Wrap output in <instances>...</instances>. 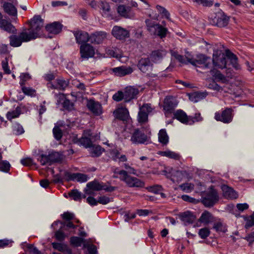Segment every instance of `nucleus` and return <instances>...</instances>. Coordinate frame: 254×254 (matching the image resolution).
Instances as JSON below:
<instances>
[{
  "label": "nucleus",
  "instance_id": "nucleus-1",
  "mask_svg": "<svg viewBox=\"0 0 254 254\" xmlns=\"http://www.w3.org/2000/svg\"><path fill=\"white\" fill-rule=\"evenodd\" d=\"M28 23L30 26L28 29L24 28L18 35L9 37L10 46L18 47L23 42H27L39 37L40 30L44 25V21L41 16L35 15Z\"/></svg>",
  "mask_w": 254,
  "mask_h": 254
},
{
  "label": "nucleus",
  "instance_id": "nucleus-2",
  "mask_svg": "<svg viewBox=\"0 0 254 254\" xmlns=\"http://www.w3.org/2000/svg\"><path fill=\"white\" fill-rule=\"evenodd\" d=\"M186 58L188 63L193 65H202L204 69H209L211 67V60L210 57L203 54H199L196 56L195 58L190 57V54L186 53Z\"/></svg>",
  "mask_w": 254,
  "mask_h": 254
},
{
  "label": "nucleus",
  "instance_id": "nucleus-3",
  "mask_svg": "<svg viewBox=\"0 0 254 254\" xmlns=\"http://www.w3.org/2000/svg\"><path fill=\"white\" fill-rule=\"evenodd\" d=\"M145 23L147 30L151 35L158 36L160 38H163L166 36L168 32V29L166 27L149 19H146Z\"/></svg>",
  "mask_w": 254,
  "mask_h": 254
},
{
  "label": "nucleus",
  "instance_id": "nucleus-4",
  "mask_svg": "<svg viewBox=\"0 0 254 254\" xmlns=\"http://www.w3.org/2000/svg\"><path fill=\"white\" fill-rule=\"evenodd\" d=\"M219 200L217 191L210 188L203 194L201 202L206 207H212Z\"/></svg>",
  "mask_w": 254,
  "mask_h": 254
},
{
  "label": "nucleus",
  "instance_id": "nucleus-5",
  "mask_svg": "<svg viewBox=\"0 0 254 254\" xmlns=\"http://www.w3.org/2000/svg\"><path fill=\"white\" fill-rule=\"evenodd\" d=\"M121 173L123 175L122 181L124 182L127 187L136 188L144 187L145 183L143 181L136 177L129 175L127 171H123Z\"/></svg>",
  "mask_w": 254,
  "mask_h": 254
},
{
  "label": "nucleus",
  "instance_id": "nucleus-6",
  "mask_svg": "<svg viewBox=\"0 0 254 254\" xmlns=\"http://www.w3.org/2000/svg\"><path fill=\"white\" fill-rule=\"evenodd\" d=\"M212 62L213 65L219 68L226 67V59L225 55L220 50H215L213 52Z\"/></svg>",
  "mask_w": 254,
  "mask_h": 254
},
{
  "label": "nucleus",
  "instance_id": "nucleus-7",
  "mask_svg": "<svg viewBox=\"0 0 254 254\" xmlns=\"http://www.w3.org/2000/svg\"><path fill=\"white\" fill-rule=\"evenodd\" d=\"M233 110L231 108H226L221 113L216 112L215 114V119L225 124H228L232 122L233 118Z\"/></svg>",
  "mask_w": 254,
  "mask_h": 254
},
{
  "label": "nucleus",
  "instance_id": "nucleus-8",
  "mask_svg": "<svg viewBox=\"0 0 254 254\" xmlns=\"http://www.w3.org/2000/svg\"><path fill=\"white\" fill-rule=\"evenodd\" d=\"M130 140L135 144H147L149 138L143 132L139 129H136L132 133Z\"/></svg>",
  "mask_w": 254,
  "mask_h": 254
},
{
  "label": "nucleus",
  "instance_id": "nucleus-9",
  "mask_svg": "<svg viewBox=\"0 0 254 254\" xmlns=\"http://www.w3.org/2000/svg\"><path fill=\"white\" fill-rule=\"evenodd\" d=\"M229 21V17L226 15L223 12H219L212 18L210 22L212 25L219 27H224L226 26Z\"/></svg>",
  "mask_w": 254,
  "mask_h": 254
},
{
  "label": "nucleus",
  "instance_id": "nucleus-10",
  "mask_svg": "<svg viewBox=\"0 0 254 254\" xmlns=\"http://www.w3.org/2000/svg\"><path fill=\"white\" fill-rule=\"evenodd\" d=\"M80 54L82 59L88 60L94 57L95 50L94 47L90 44L88 43L84 44L80 47Z\"/></svg>",
  "mask_w": 254,
  "mask_h": 254
},
{
  "label": "nucleus",
  "instance_id": "nucleus-11",
  "mask_svg": "<svg viewBox=\"0 0 254 254\" xmlns=\"http://www.w3.org/2000/svg\"><path fill=\"white\" fill-rule=\"evenodd\" d=\"M63 175L65 179L67 181L76 180L80 183H84L88 180L87 175L81 173H70V172L64 171L63 172Z\"/></svg>",
  "mask_w": 254,
  "mask_h": 254
},
{
  "label": "nucleus",
  "instance_id": "nucleus-12",
  "mask_svg": "<svg viewBox=\"0 0 254 254\" xmlns=\"http://www.w3.org/2000/svg\"><path fill=\"white\" fill-rule=\"evenodd\" d=\"M153 108L150 104H145L140 108L138 115L139 123H144L147 121L148 114L152 112Z\"/></svg>",
  "mask_w": 254,
  "mask_h": 254
},
{
  "label": "nucleus",
  "instance_id": "nucleus-13",
  "mask_svg": "<svg viewBox=\"0 0 254 254\" xmlns=\"http://www.w3.org/2000/svg\"><path fill=\"white\" fill-rule=\"evenodd\" d=\"M112 35L117 39L124 40L129 37V31L120 26H115L112 30Z\"/></svg>",
  "mask_w": 254,
  "mask_h": 254
},
{
  "label": "nucleus",
  "instance_id": "nucleus-14",
  "mask_svg": "<svg viewBox=\"0 0 254 254\" xmlns=\"http://www.w3.org/2000/svg\"><path fill=\"white\" fill-rule=\"evenodd\" d=\"M103 190H106V189L98 181L94 180L87 184L84 191L87 194H92V190L99 191Z\"/></svg>",
  "mask_w": 254,
  "mask_h": 254
},
{
  "label": "nucleus",
  "instance_id": "nucleus-15",
  "mask_svg": "<svg viewBox=\"0 0 254 254\" xmlns=\"http://www.w3.org/2000/svg\"><path fill=\"white\" fill-rule=\"evenodd\" d=\"M107 33L104 31H96L90 35L89 41L94 44H100L106 39Z\"/></svg>",
  "mask_w": 254,
  "mask_h": 254
},
{
  "label": "nucleus",
  "instance_id": "nucleus-16",
  "mask_svg": "<svg viewBox=\"0 0 254 254\" xmlns=\"http://www.w3.org/2000/svg\"><path fill=\"white\" fill-rule=\"evenodd\" d=\"M137 67L142 72L149 74L152 64L148 58H142L138 61Z\"/></svg>",
  "mask_w": 254,
  "mask_h": 254
},
{
  "label": "nucleus",
  "instance_id": "nucleus-17",
  "mask_svg": "<svg viewBox=\"0 0 254 254\" xmlns=\"http://www.w3.org/2000/svg\"><path fill=\"white\" fill-rule=\"evenodd\" d=\"M73 33L75 38L76 43L81 44V45L86 44L87 42L89 41L90 36L86 32L77 30L73 31Z\"/></svg>",
  "mask_w": 254,
  "mask_h": 254
},
{
  "label": "nucleus",
  "instance_id": "nucleus-18",
  "mask_svg": "<svg viewBox=\"0 0 254 254\" xmlns=\"http://www.w3.org/2000/svg\"><path fill=\"white\" fill-rule=\"evenodd\" d=\"M112 71L118 76H124L132 72V68L129 66H121L113 68Z\"/></svg>",
  "mask_w": 254,
  "mask_h": 254
},
{
  "label": "nucleus",
  "instance_id": "nucleus-19",
  "mask_svg": "<svg viewBox=\"0 0 254 254\" xmlns=\"http://www.w3.org/2000/svg\"><path fill=\"white\" fill-rule=\"evenodd\" d=\"M221 189L224 196L228 199H236L238 197L237 192L231 187L226 185H223L221 187Z\"/></svg>",
  "mask_w": 254,
  "mask_h": 254
},
{
  "label": "nucleus",
  "instance_id": "nucleus-20",
  "mask_svg": "<svg viewBox=\"0 0 254 254\" xmlns=\"http://www.w3.org/2000/svg\"><path fill=\"white\" fill-rule=\"evenodd\" d=\"M87 106L89 110L95 115H99L102 113V106L98 102L90 100L88 102Z\"/></svg>",
  "mask_w": 254,
  "mask_h": 254
},
{
  "label": "nucleus",
  "instance_id": "nucleus-21",
  "mask_svg": "<svg viewBox=\"0 0 254 254\" xmlns=\"http://www.w3.org/2000/svg\"><path fill=\"white\" fill-rule=\"evenodd\" d=\"M179 216L185 225L192 223L196 219L195 216L190 211L181 213Z\"/></svg>",
  "mask_w": 254,
  "mask_h": 254
},
{
  "label": "nucleus",
  "instance_id": "nucleus-22",
  "mask_svg": "<svg viewBox=\"0 0 254 254\" xmlns=\"http://www.w3.org/2000/svg\"><path fill=\"white\" fill-rule=\"evenodd\" d=\"M116 118L122 121H127L129 116L128 111L126 108H118L114 112Z\"/></svg>",
  "mask_w": 254,
  "mask_h": 254
},
{
  "label": "nucleus",
  "instance_id": "nucleus-23",
  "mask_svg": "<svg viewBox=\"0 0 254 254\" xmlns=\"http://www.w3.org/2000/svg\"><path fill=\"white\" fill-rule=\"evenodd\" d=\"M138 93L139 91L138 89L136 88L133 87H127L125 91V102H128L131 99L135 98Z\"/></svg>",
  "mask_w": 254,
  "mask_h": 254
},
{
  "label": "nucleus",
  "instance_id": "nucleus-24",
  "mask_svg": "<svg viewBox=\"0 0 254 254\" xmlns=\"http://www.w3.org/2000/svg\"><path fill=\"white\" fill-rule=\"evenodd\" d=\"M62 29V25L58 22H54L46 26V30L51 34H58Z\"/></svg>",
  "mask_w": 254,
  "mask_h": 254
},
{
  "label": "nucleus",
  "instance_id": "nucleus-25",
  "mask_svg": "<svg viewBox=\"0 0 254 254\" xmlns=\"http://www.w3.org/2000/svg\"><path fill=\"white\" fill-rule=\"evenodd\" d=\"M214 217L211 213L208 211H204L201 215L198 221L205 225L214 221Z\"/></svg>",
  "mask_w": 254,
  "mask_h": 254
},
{
  "label": "nucleus",
  "instance_id": "nucleus-26",
  "mask_svg": "<svg viewBox=\"0 0 254 254\" xmlns=\"http://www.w3.org/2000/svg\"><path fill=\"white\" fill-rule=\"evenodd\" d=\"M110 155L111 159L115 161L119 160V162H126L127 161L126 156L124 154H121L120 151L117 149L110 150Z\"/></svg>",
  "mask_w": 254,
  "mask_h": 254
},
{
  "label": "nucleus",
  "instance_id": "nucleus-27",
  "mask_svg": "<svg viewBox=\"0 0 254 254\" xmlns=\"http://www.w3.org/2000/svg\"><path fill=\"white\" fill-rule=\"evenodd\" d=\"M4 11L9 16L17 17V9L14 5L9 2H4L3 4Z\"/></svg>",
  "mask_w": 254,
  "mask_h": 254
},
{
  "label": "nucleus",
  "instance_id": "nucleus-28",
  "mask_svg": "<svg viewBox=\"0 0 254 254\" xmlns=\"http://www.w3.org/2000/svg\"><path fill=\"white\" fill-rule=\"evenodd\" d=\"M0 28L8 33H15L16 31L10 22L4 19L0 20Z\"/></svg>",
  "mask_w": 254,
  "mask_h": 254
},
{
  "label": "nucleus",
  "instance_id": "nucleus-29",
  "mask_svg": "<svg viewBox=\"0 0 254 254\" xmlns=\"http://www.w3.org/2000/svg\"><path fill=\"white\" fill-rule=\"evenodd\" d=\"M100 8L102 10V15L106 18H113L112 10L108 3L102 1L100 4Z\"/></svg>",
  "mask_w": 254,
  "mask_h": 254
},
{
  "label": "nucleus",
  "instance_id": "nucleus-30",
  "mask_svg": "<svg viewBox=\"0 0 254 254\" xmlns=\"http://www.w3.org/2000/svg\"><path fill=\"white\" fill-rule=\"evenodd\" d=\"M174 117L184 124H190V119L188 117L187 114L182 110H177L174 114Z\"/></svg>",
  "mask_w": 254,
  "mask_h": 254
},
{
  "label": "nucleus",
  "instance_id": "nucleus-31",
  "mask_svg": "<svg viewBox=\"0 0 254 254\" xmlns=\"http://www.w3.org/2000/svg\"><path fill=\"white\" fill-rule=\"evenodd\" d=\"M207 95V93L205 92H195L192 93L189 95V99L193 102H197L204 98Z\"/></svg>",
  "mask_w": 254,
  "mask_h": 254
},
{
  "label": "nucleus",
  "instance_id": "nucleus-32",
  "mask_svg": "<svg viewBox=\"0 0 254 254\" xmlns=\"http://www.w3.org/2000/svg\"><path fill=\"white\" fill-rule=\"evenodd\" d=\"M175 106L173 104L172 101L170 98H166L164 100L163 109L165 112V115L167 116L168 114L173 112L174 110Z\"/></svg>",
  "mask_w": 254,
  "mask_h": 254
},
{
  "label": "nucleus",
  "instance_id": "nucleus-33",
  "mask_svg": "<svg viewBox=\"0 0 254 254\" xmlns=\"http://www.w3.org/2000/svg\"><path fill=\"white\" fill-rule=\"evenodd\" d=\"M226 56L230 60L232 66L236 69L240 68V65L238 63V58L235 55L229 50L226 51Z\"/></svg>",
  "mask_w": 254,
  "mask_h": 254
},
{
  "label": "nucleus",
  "instance_id": "nucleus-34",
  "mask_svg": "<svg viewBox=\"0 0 254 254\" xmlns=\"http://www.w3.org/2000/svg\"><path fill=\"white\" fill-rule=\"evenodd\" d=\"M159 141L163 145H166L169 142V136L165 129H161L158 133Z\"/></svg>",
  "mask_w": 254,
  "mask_h": 254
},
{
  "label": "nucleus",
  "instance_id": "nucleus-35",
  "mask_svg": "<svg viewBox=\"0 0 254 254\" xmlns=\"http://www.w3.org/2000/svg\"><path fill=\"white\" fill-rule=\"evenodd\" d=\"M158 154L162 156H165L168 158L173 159L175 160H179L180 158V156L178 153H177L175 152L170 151V150H167L165 151H160L158 153Z\"/></svg>",
  "mask_w": 254,
  "mask_h": 254
},
{
  "label": "nucleus",
  "instance_id": "nucleus-36",
  "mask_svg": "<svg viewBox=\"0 0 254 254\" xmlns=\"http://www.w3.org/2000/svg\"><path fill=\"white\" fill-rule=\"evenodd\" d=\"M56 85L51 84L53 88H59L61 90H64L68 85L69 81L65 80L63 78H59L56 80Z\"/></svg>",
  "mask_w": 254,
  "mask_h": 254
},
{
  "label": "nucleus",
  "instance_id": "nucleus-37",
  "mask_svg": "<svg viewBox=\"0 0 254 254\" xmlns=\"http://www.w3.org/2000/svg\"><path fill=\"white\" fill-rule=\"evenodd\" d=\"M166 55V51L163 50L154 51L152 53V57L156 62L162 59Z\"/></svg>",
  "mask_w": 254,
  "mask_h": 254
},
{
  "label": "nucleus",
  "instance_id": "nucleus-38",
  "mask_svg": "<svg viewBox=\"0 0 254 254\" xmlns=\"http://www.w3.org/2000/svg\"><path fill=\"white\" fill-rule=\"evenodd\" d=\"M50 163L61 162L63 159L62 155L59 152H55L48 155Z\"/></svg>",
  "mask_w": 254,
  "mask_h": 254
},
{
  "label": "nucleus",
  "instance_id": "nucleus-39",
  "mask_svg": "<svg viewBox=\"0 0 254 254\" xmlns=\"http://www.w3.org/2000/svg\"><path fill=\"white\" fill-rule=\"evenodd\" d=\"M62 126V124H58V125L55 126L53 129L54 137L57 140H60L63 136V131L60 128V127Z\"/></svg>",
  "mask_w": 254,
  "mask_h": 254
},
{
  "label": "nucleus",
  "instance_id": "nucleus-40",
  "mask_svg": "<svg viewBox=\"0 0 254 254\" xmlns=\"http://www.w3.org/2000/svg\"><path fill=\"white\" fill-rule=\"evenodd\" d=\"M21 114V110L19 107H17L15 110L8 112L6 114V118L9 121L19 117Z\"/></svg>",
  "mask_w": 254,
  "mask_h": 254
},
{
  "label": "nucleus",
  "instance_id": "nucleus-41",
  "mask_svg": "<svg viewBox=\"0 0 254 254\" xmlns=\"http://www.w3.org/2000/svg\"><path fill=\"white\" fill-rule=\"evenodd\" d=\"M90 153L92 157H98L102 153L103 149L99 145H92L91 147Z\"/></svg>",
  "mask_w": 254,
  "mask_h": 254
},
{
  "label": "nucleus",
  "instance_id": "nucleus-42",
  "mask_svg": "<svg viewBox=\"0 0 254 254\" xmlns=\"http://www.w3.org/2000/svg\"><path fill=\"white\" fill-rule=\"evenodd\" d=\"M68 194L75 201H80L82 198L81 193L76 189L71 190Z\"/></svg>",
  "mask_w": 254,
  "mask_h": 254
},
{
  "label": "nucleus",
  "instance_id": "nucleus-43",
  "mask_svg": "<svg viewBox=\"0 0 254 254\" xmlns=\"http://www.w3.org/2000/svg\"><path fill=\"white\" fill-rule=\"evenodd\" d=\"M129 8L124 5H120L117 8L118 13L122 16L127 18L128 16Z\"/></svg>",
  "mask_w": 254,
  "mask_h": 254
},
{
  "label": "nucleus",
  "instance_id": "nucleus-44",
  "mask_svg": "<svg viewBox=\"0 0 254 254\" xmlns=\"http://www.w3.org/2000/svg\"><path fill=\"white\" fill-rule=\"evenodd\" d=\"M213 228L217 232H222L223 233L226 232L227 230L226 226L220 221L215 223Z\"/></svg>",
  "mask_w": 254,
  "mask_h": 254
},
{
  "label": "nucleus",
  "instance_id": "nucleus-45",
  "mask_svg": "<svg viewBox=\"0 0 254 254\" xmlns=\"http://www.w3.org/2000/svg\"><path fill=\"white\" fill-rule=\"evenodd\" d=\"M80 145H82L86 148H88L92 146V143L90 137L82 136L80 138Z\"/></svg>",
  "mask_w": 254,
  "mask_h": 254
},
{
  "label": "nucleus",
  "instance_id": "nucleus-46",
  "mask_svg": "<svg viewBox=\"0 0 254 254\" xmlns=\"http://www.w3.org/2000/svg\"><path fill=\"white\" fill-rule=\"evenodd\" d=\"M2 157L0 155V170L7 172L10 169V165L9 162L6 160L1 161Z\"/></svg>",
  "mask_w": 254,
  "mask_h": 254
},
{
  "label": "nucleus",
  "instance_id": "nucleus-47",
  "mask_svg": "<svg viewBox=\"0 0 254 254\" xmlns=\"http://www.w3.org/2000/svg\"><path fill=\"white\" fill-rule=\"evenodd\" d=\"M212 75L214 77L215 79L218 81L226 83L228 81L226 77L219 71H216L214 74L212 73Z\"/></svg>",
  "mask_w": 254,
  "mask_h": 254
},
{
  "label": "nucleus",
  "instance_id": "nucleus-48",
  "mask_svg": "<svg viewBox=\"0 0 254 254\" xmlns=\"http://www.w3.org/2000/svg\"><path fill=\"white\" fill-rule=\"evenodd\" d=\"M179 187L184 191L189 192L191 191L194 189V185L191 183H184L179 186Z\"/></svg>",
  "mask_w": 254,
  "mask_h": 254
},
{
  "label": "nucleus",
  "instance_id": "nucleus-49",
  "mask_svg": "<svg viewBox=\"0 0 254 254\" xmlns=\"http://www.w3.org/2000/svg\"><path fill=\"white\" fill-rule=\"evenodd\" d=\"M84 242L83 239L78 237H71L70 243L75 247L81 246Z\"/></svg>",
  "mask_w": 254,
  "mask_h": 254
},
{
  "label": "nucleus",
  "instance_id": "nucleus-50",
  "mask_svg": "<svg viewBox=\"0 0 254 254\" xmlns=\"http://www.w3.org/2000/svg\"><path fill=\"white\" fill-rule=\"evenodd\" d=\"M210 233V231L208 228L205 227L200 229L198 231V235L199 237L203 239H204L208 237Z\"/></svg>",
  "mask_w": 254,
  "mask_h": 254
},
{
  "label": "nucleus",
  "instance_id": "nucleus-51",
  "mask_svg": "<svg viewBox=\"0 0 254 254\" xmlns=\"http://www.w3.org/2000/svg\"><path fill=\"white\" fill-rule=\"evenodd\" d=\"M12 129L13 133L17 135H20L24 132V129L22 126L18 124H15L13 126Z\"/></svg>",
  "mask_w": 254,
  "mask_h": 254
},
{
  "label": "nucleus",
  "instance_id": "nucleus-52",
  "mask_svg": "<svg viewBox=\"0 0 254 254\" xmlns=\"http://www.w3.org/2000/svg\"><path fill=\"white\" fill-rule=\"evenodd\" d=\"M156 9L161 14H163L167 19L169 20H171L170 13L165 8L160 5H156Z\"/></svg>",
  "mask_w": 254,
  "mask_h": 254
},
{
  "label": "nucleus",
  "instance_id": "nucleus-53",
  "mask_svg": "<svg viewBox=\"0 0 254 254\" xmlns=\"http://www.w3.org/2000/svg\"><path fill=\"white\" fill-rule=\"evenodd\" d=\"M125 92L122 91H118L113 96V99L114 101L119 102L124 99L125 100Z\"/></svg>",
  "mask_w": 254,
  "mask_h": 254
},
{
  "label": "nucleus",
  "instance_id": "nucleus-54",
  "mask_svg": "<svg viewBox=\"0 0 254 254\" xmlns=\"http://www.w3.org/2000/svg\"><path fill=\"white\" fill-rule=\"evenodd\" d=\"M22 87V92L27 95H33L35 93V90L31 87H25L23 85Z\"/></svg>",
  "mask_w": 254,
  "mask_h": 254
},
{
  "label": "nucleus",
  "instance_id": "nucleus-55",
  "mask_svg": "<svg viewBox=\"0 0 254 254\" xmlns=\"http://www.w3.org/2000/svg\"><path fill=\"white\" fill-rule=\"evenodd\" d=\"M111 201L112 198L106 196H100L98 199V203L103 205L107 204Z\"/></svg>",
  "mask_w": 254,
  "mask_h": 254
},
{
  "label": "nucleus",
  "instance_id": "nucleus-56",
  "mask_svg": "<svg viewBox=\"0 0 254 254\" xmlns=\"http://www.w3.org/2000/svg\"><path fill=\"white\" fill-rule=\"evenodd\" d=\"M193 1L205 6H210L213 4L212 1L209 0H193Z\"/></svg>",
  "mask_w": 254,
  "mask_h": 254
},
{
  "label": "nucleus",
  "instance_id": "nucleus-57",
  "mask_svg": "<svg viewBox=\"0 0 254 254\" xmlns=\"http://www.w3.org/2000/svg\"><path fill=\"white\" fill-rule=\"evenodd\" d=\"M21 163L27 167H30L34 165L33 160L30 158H26L21 160Z\"/></svg>",
  "mask_w": 254,
  "mask_h": 254
},
{
  "label": "nucleus",
  "instance_id": "nucleus-58",
  "mask_svg": "<svg viewBox=\"0 0 254 254\" xmlns=\"http://www.w3.org/2000/svg\"><path fill=\"white\" fill-rule=\"evenodd\" d=\"M38 160L41 163V165H45L49 163H50V160H49L48 155H46L44 154L41 155L39 158Z\"/></svg>",
  "mask_w": 254,
  "mask_h": 254
},
{
  "label": "nucleus",
  "instance_id": "nucleus-59",
  "mask_svg": "<svg viewBox=\"0 0 254 254\" xmlns=\"http://www.w3.org/2000/svg\"><path fill=\"white\" fill-rule=\"evenodd\" d=\"M63 105L64 108L68 110H71L73 108V104L66 99L64 100Z\"/></svg>",
  "mask_w": 254,
  "mask_h": 254
},
{
  "label": "nucleus",
  "instance_id": "nucleus-60",
  "mask_svg": "<svg viewBox=\"0 0 254 254\" xmlns=\"http://www.w3.org/2000/svg\"><path fill=\"white\" fill-rule=\"evenodd\" d=\"M72 84L74 85L76 88L81 90L82 91H84L85 90V85L81 82H79L78 81L76 80H73L72 81Z\"/></svg>",
  "mask_w": 254,
  "mask_h": 254
},
{
  "label": "nucleus",
  "instance_id": "nucleus-61",
  "mask_svg": "<svg viewBox=\"0 0 254 254\" xmlns=\"http://www.w3.org/2000/svg\"><path fill=\"white\" fill-rule=\"evenodd\" d=\"M149 190L155 193H158L160 191L163 190V188L161 186L156 185L153 186H151L149 188Z\"/></svg>",
  "mask_w": 254,
  "mask_h": 254
},
{
  "label": "nucleus",
  "instance_id": "nucleus-62",
  "mask_svg": "<svg viewBox=\"0 0 254 254\" xmlns=\"http://www.w3.org/2000/svg\"><path fill=\"white\" fill-rule=\"evenodd\" d=\"M55 236L56 238L58 241H63L65 237L64 233V232H63L62 231H61L60 230L57 231L55 232Z\"/></svg>",
  "mask_w": 254,
  "mask_h": 254
},
{
  "label": "nucleus",
  "instance_id": "nucleus-63",
  "mask_svg": "<svg viewBox=\"0 0 254 254\" xmlns=\"http://www.w3.org/2000/svg\"><path fill=\"white\" fill-rule=\"evenodd\" d=\"M124 167L127 170V174H136V170L130 166L128 164L125 163L124 164Z\"/></svg>",
  "mask_w": 254,
  "mask_h": 254
},
{
  "label": "nucleus",
  "instance_id": "nucleus-64",
  "mask_svg": "<svg viewBox=\"0 0 254 254\" xmlns=\"http://www.w3.org/2000/svg\"><path fill=\"white\" fill-rule=\"evenodd\" d=\"M20 84L22 86L24 84L25 82L30 78V76L28 73H23L20 76Z\"/></svg>",
  "mask_w": 254,
  "mask_h": 254
}]
</instances>
